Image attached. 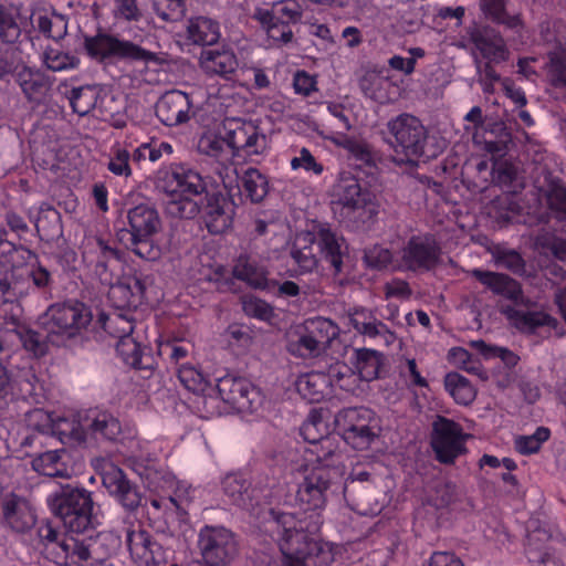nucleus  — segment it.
I'll return each mask as SVG.
<instances>
[{
	"mask_svg": "<svg viewBox=\"0 0 566 566\" xmlns=\"http://www.w3.org/2000/svg\"><path fill=\"white\" fill-rule=\"evenodd\" d=\"M441 248L430 233L411 235L400 250V268L413 273H426L439 264Z\"/></svg>",
	"mask_w": 566,
	"mask_h": 566,
	"instance_id": "dca6fc26",
	"label": "nucleus"
},
{
	"mask_svg": "<svg viewBox=\"0 0 566 566\" xmlns=\"http://www.w3.org/2000/svg\"><path fill=\"white\" fill-rule=\"evenodd\" d=\"M431 447L440 463L453 464L467 452L462 427L452 419L438 416L432 424Z\"/></svg>",
	"mask_w": 566,
	"mask_h": 566,
	"instance_id": "a211bd4d",
	"label": "nucleus"
},
{
	"mask_svg": "<svg viewBox=\"0 0 566 566\" xmlns=\"http://www.w3.org/2000/svg\"><path fill=\"white\" fill-rule=\"evenodd\" d=\"M339 145H342L359 165L368 167L375 166V156L367 143L344 136V140L339 143Z\"/></svg>",
	"mask_w": 566,
	"mask_h": 566,
	"instance_id": "338daca9",
	"label": "nucleus"
},
{
	"mask_svg": "<svg viewBox=\"0 0 566 566\" xmlns=\"http://www.w3.org/2000/svg\"><path fill=\"white\" fill-rule=\"evenodd\" d=\"M177 377L181 385L193 394L207 395L213 390L210 377L192 365H179L177 367Z\"/></svg>",
	"mask_w": 566,
	"mask_h": 566,
	"instance_id": "49530a36",
	"label": "nucleus"
},
{
	"mask_svg": "<svg viewBox=\"0 0 566 566\" xmlns=\"http://www.w3.org/2000/svg\"><path fill=\"white\" fill-rule=\"evenodd\" d=\"M491 182L509 195H517L525 188V179L518 168L509 160L493 163Z\"/></svg>",
	"mask_w": 566,
	"mask_h": 566,
	"instance_id": "473e14b6",
	"label": "nucleus"
},
{
	"mask_svg": "<svg viewBox=\"0 0 566 566\" xmlns=\"http://www.w3.org/2000/svg\"><path fill=\"white\" fill-rule=\"evenodd\" d=\"M349 373L350 368L347 365L337 361L329 366L327 373L312 370L300 375L295 381V389L310 403L319 402L332 394L333 386L344 388V378Z\"/></svg>",
	"mask_w": 566,
	"mask_h": 566,
	"instance_id": "f3484780",
	"label": "nucleus"
},
{
	"mask_svg": "<svg viewBox=\"0 0 566 566\" xmlns=\"http://www.w3.org/2000/svg\"><path fill=\"white\" fill-rule=\"evenodd\" d=\"M300 433L308 443L304 451V461L307 463H324L334 467L338 472V463L344 462V454L339 449V438L327 432V426L316 411L311 412L301 426Z\"/></svg>",
	"mask_w": 566,
	"mask_h": 566,
	"instance_id": "f8f14e48",
	"label": "nucleus"
},
{
	"mask_svg": "<svg viewBox=\"0 0 566 566\" xmlns=\"http://www.w3.org/2000/svg\"><path fill=\"white\" fill-rule=\"evenodd\" d=\"M202 63L207 72L223 76L233 73L238 66L232 52L219 50H207Z\"/></svg>",
	"mask_w": 566,
	"mask_h": 566,
	"instance_id": "603ef678",
	"label": "nucleus"
},
{
	"mask_svg": "<svg viewBox=\"0 0 566 566\" xmlns=\"http://www.w3.org/2000/svg\"><path fill=\"white\" fill-rule=\"evenodd\" d=\"M222 127L224 136L213 132L203 133L197 144L200 154L220 158L226 148L231 150L234 159V172L237 174V189L240 196L248 193V169L237 161L240 153H248V129L247 122L240 117H226Z\"/></svg>",
	"mask_w": 566,
	"mask_h": 566,
	"instance_id": "423d86ee",
	"label": "nucleus"
},
{
	"mask_svg": "<svg viewBox=\"0 0 566 566\" xmlns=\"http://www.w3.org/2000/svg\"><path fill=\"white\" fill-rule=\"evenodd\" d=\"M102 88L98 85H82L72 87L66 96L74 113L85 116L98 107Z\"/></svg>",
	"mask_w": 566,
	"mask_h": 566,
	"instance_id": "58836bf2",
	"label": "nucleus"
},
{
	"mask_svg": "<svg viewBox=\"0 0 566 566\" xmlns=\"http://www.w3.org/2000/svg\"><path fill=\"white\" fill-rule=\"evenodd\" d=\"M50 436L57 438L62 444L71 447L80 446L86 442L83 417L55 418Z\"/></svg>",
	"mask_w": 566,
	"mask_h": 566,
	"instance_id": "e433bc0d",
	"label": "nucleus"
},
{
	"mask_svg": "<svg viewBox=\"0 0 566 566\" xmlns=\"http://www.w3.org/2000/svg\"><path fill=\"white\" fill-rule=\"evenodd\" d=\"M188 0H153L155 14L165 22H177L185 17Z\"/></svg>",
	"mask_w": 566,
	"mask_h": 566,
	"instance_id": "680f3d73",
	"label": "nucleus"
},
{
	"mask_svg": "<svg viewBox=\"0 0 566 566\" xmlns=\"http://www.w3.org/2000/svg\"><path fill=\"white\" fill-rule=\"evenodd\" d=\"M363 261L367 269L384 271L394 263V253L390 249L375 244L365 249Z\"/></svg>",
	"mask_w": 566,
	"mask_h": 566,
	"instance_id": "0e129e2a",
	"label": "nucleus"
},
{
	"mask_svg": "<svg viewBox=\"0 0 566 566\" xmlns=\"http://www.w3.org/2000/svg\"><path fill=\"white\" fill-rule=\"evenodd\" d=\"M128 237L126 248L137 258L145 261H157L161 256V248L154 241V235L130 234Z\"/></svg>",
	"mask_w": 566,
	"mask_h": 566,
	"instance_id": "6e6d98bb",
	"label": "nucleus"
},
{
	"mask_svg": "<svg viewBox=\"0 0 566 566\" xmlns=\"http://www.w3.org/2000/svg\"><path fill=\"white\" fill-rule=\"evenodd\" d=\"M67 458L69 453L64 449L46 451L32 460V468L49 478H70L71 469Z\"/></svg>",
	"mask_w": 566,
	"mask_h": 566,
	"instance_id": "72a5a7b5",
	"label": "nucleus"
},
{
	"mask_svg": "<svg viewBox=\"0 0 566 566\" xmlns=\"http://www.w3.org/2000/svg\"><path fill=\"white\" fill-rule=\"evenodd\" d=\"M479 2L484 17L491 22L504 25L506 29L518 34L524 30L521 14H510L506 10L505 0H479Z\"/></svg>",
	"mask_w": 566,
	"mask_h": 566,
	"instance_id": "c9c22d12",
	"label": "nucleus"
},
{
	"mask_svg": "<svg viewBox=\"0 0 566 566\" xmlns=\"http://www.w3.org/2000/svg\"><path fill=\"white\" fill-rule=\"evenodd\" d=\"M102 482L109 495L127 512L139 506L142 496L138 488L127 479L122 469L109 468L103 473Z\"/></svg>",
	"mask_w": 566,
	"mask_h": 566,
	"instance_id": "4be33fe9",
	"label": "nucleus"
},
{
	"mask_svg": "<svg viewBox=\"0 0 566 566\" xmlns=\"http://www.w3.org/2000/svg\"><path fill=\"white\" fill-rule=\"evenodd\" d=\"M216 389L224 402L234 406L248 396V381L242 377L227 375L217 379Z\"/></svg>",
	"mask_w": 566,
	"mask_h": 566,
	"instance_id": "3c124183",
	"label": "nucleus"
},
{
	"mask_svg": "<svg viewBox=\"0 0 566 566\" xmlns=\"http://www.w3.org/2000/svg\"><path fill=\"white\" fill-rule=\"evenodd\" d=\"M242 285H248V256L241 254L239 263L233 268L230 276L219 282L222 292L239 293Z\"/></svg>",
	"mask_w": 566,
	"mask_h": 566,
	"instance_id": "69168bd1",
	"label": "nucleus"
},
{
	"mask_svg": "<svg viewBox=\"0 0 566 566\" xmlns=\"http://www.w3.org/2000/svg\"><path fill=\"white\" fill-rule=\"evenodd\" d=\"M337 437L356 450H366L379 437L376 413L366 407L344 408L335 416Z\"/></svg>",
	"mask_w": 566,
	"mask_h": 566,
	"instance_id": "ddd939ff",
	"label": "nucleus"
},
{
	"mask_svg": "<svg viewBox=\"0 0 566 566\" xmlns=\"http://www.w3.org/2000/svg\"><path fill=\"white\" fill-rule=\"evenodd\" d=\"M129 147L132 150V164L138 168H142L143 164L147 160L151 164H156L164 156L169 157L175 151L170 143L156 137H150L135 147L129 144Z\"/></svg>",
	"mask_w": 566,
	"mask_h": 566,
	"instance_id": "f704fd0d",
	"label": "nucleus"
},
{
	"mask_svg": "<svg viewBox=\"0 0 566 566\" xmlns=\"http://www.w3.org/2000/svg\"><path fill=\"white\" fill-rule=\"evenodd\" d=\"M14 332L23 348L33 357L39 358L48 353L51 342L46 335L43 336L25 325H17Z\"/></svg>",
	"mask_w": 566,
	"mask_h": 566,
	"instance_id": "5fc2aeb1",
	"label": "nucleus"
},
{
	"mask_svg": "<svg viewBox=\"0 0 566 566\" xmlns=\"http://www.w3.org/2000/svg\"><path fill=\"white\" fill-rule=\"evenodd\" d=\"M23 266H25V275L22 274V280L27 289L25 293L17 296L14 302L33 293L41 294L45 298L51 297L54 287L53 273L42 264L39 255L35 253V256L30 258Z\"/></svg>",
	"mask_w": 566,
	"mask_h": 566,
	"instance_id": "c85d7f7f",
	"label": "nucleus"
},
{
	"mask_svg": "<svg viewBox=\"0 0 566 566\" xmlns=\"http://www.w3.org/2000/svg\"><path fill=\"white\" fill-rule=\"evenodd\" d=\"M302 327L314 340H317V345L323 352L339 335L338 325L322 316L305 319Z\"/></svg>",
	"mask_w": 566,
	"mask_h": 566,
	"instance_id": "a19ab883",
	"label": "nucleus"
},
{
	"mask_svg": "<svg viewBox=\"0 0 566 566\" xmlns=\"http://www.w3.org/2000/svg\"><path fill=\"white\" fill-rule=\"evenodd\" d=\"M116 353L123 364L134 369L151 373L155 358L151 348L147 344L144 332L126 335L116 343Z\"/></svg>",
	"mask_w": 566,
	"mask_h": 566,
	"instance_id": "412c9836",
	"label": "nucleus"
},
{
	"mask_svg": "<svg viewBox=\"0 0 566 566\" xmlns=\"http://www.w3.org/2000/svg\"><path fill=\"white\" fill-rule=\"evenodd\" d=\"M129 230L120 234V241L125 235H155L161 226L157 210L149 205H137L127 212Z\"/></svg>",
	"mask_w": 566,
	"mask_h": 566,
	"instance_id": "c756f323",
	"label": "nucleus"
},
{
	"mask_svg": "<svg viewBox=\"0 0 566 566\" xmlns=\"http://www.w3.org/2000/svg\"><path fill=\"white\" fill-rule=\"evenodd\" d=\"M315 241L324 261L331 264L336 274L340 273L345 255L344 238L338 237L327 224H322L316 230Z\"/></svg>",
	"mask_w": 566,
	"mask_h": 566,
	"instance_id": "7c9ffc66",
	"label": "nucleus"
},
{
	"mask_svg": "<svg viewBox=\"0 0 566 566\" xmlns=\"http://www.w3.org/2000/svg\"><path fill=\"white\" fill-rule=\"evenodd\" d=\"M334 467L305 462V475L300 483L296 500L302 513L270 510L271 530L277 533L282 553L281 566H328L333 555L327 544L318 539L323 524L321 511L326 504V491L345 472L344 462Z\"/></svg>",
	"mask_w": 566,
	"mask_h": 566,
	"instance_id": "f257e3e1",
	"label": "nucleus"
},
{
	"mask_svg": "<svg viewBox=\"0 0 566 566\" xmlns=\"http://www.w3.org/2000/svg\"><path fill=\"white\" fill-rule=\"evenodd\" d=\"M132 150L129 145L114 144L109 149L107 170L116 177L129 178L133 176Z\"/></svg>",
	"mask_w": 566,
	"mask_h": 566,
	"instance_id": "864d4df0",
	"label": "nucleus"
},
{
	"mask_svg": "<svg viewBox=\"0 0 566 566\" xmlns=\"http://www.w3.org/2000/svg\"><path fill=\"white\" fill-rule=\"evenodd\" d=\"M126 545L137 566H167L168 564L169 551L154 541L153 535L140 526L137 530L127 531Z\"/></svg>",
	"mask_w": 566,
	"mask_h": 566,
	"instance_id": "6ab92c4d",
	"label": "nucleus"
},
{
	"mask_svg": "<svg viewBox=\"0 0 566 566\" xmlns=\"http://www.w3.org/2000/svg\"><path fill=\"white\" fill-rule=\"evenodd\" d=\"M197 547L202 560L212 566H228L239 555L238 537L224 526H202L198 533Z\"/></svg>",
	"mask_w": 566,
	"mask_h": 566,
	"instance_id": "2eb2a0df",
	"label": "nucleus"
},
{
	"mask_svg": "<svg viewBox=\"0 0 566 566\" xmlns=\"http://www.w3.org/2000/svg\"><path fill=\"white\" fill-rule=\"evenodd\" d=\"M544 181L543 196L548 209L557 220L566 221V186L564 181L552 174L545 176Z\"/></svg>",
	"mask_w": 566,
	"mask_h": 566,
	"instance_id": "ea45409f",
	"label": "nucleus"
},
{
	"mask_svg": "<svg viewBox=\"0 0 566 566\" xmlns=\"http://www.w3.org/2000/svg\"><path fill=\"white\" fill-rule=\"evenodd\" d=\"M302 14L295 0H281L273 2L270 9H258L254 18L261 22L272 45L281 48L293 41L292 27L301 21Z\"/></svg>",
	"mask_w": 566,
	"mask_h": 566,
	"instance_id": "4468645a",
	"label": "nucleus"
},
{
	"mask_svg": "<svg viewBox=\"0 0 566 566\" xmlns=\"http://www.w3.org/2000/svg\"><path fill=\"white\" fill-rule=\"evenodd\" d=\"M206 192L203 222L211 234H220L228 230L233 221L234 203L221 192Z\"/></svg>",
	"mask_w": 566,
	"mask_h": 566,
	"instance_id": "5701e85b",
	"label": "nucleus"
},
{
	"mask_svg": "<svg viewBox=\"0 0 566 566\" xmlns=\"http://www.w3.org/2000/svg\"><path fill=\"white\" fill-rule=\"evenodd\" d=\"M493 258L497 266L503 268L516 275H523L526 272V263L522 254L504 247H496L493 251Z\"/></svg>",
	"mask_w": 566,
	"mask_h": 566,
	"instance_id": "052dcab7",
	"label": "nucleus"
},
{
	"mask_svg": "<svg viewBox=\"0 0 566 566\" xmlns=\"http://www.w3.org/2000/svg\"><path fill=\"white\" fill-rule=\"evenodd\" d=\"M364 95L379 104H388L395 99L397 85L386 75L367 72L359 82Z\"/></svg>",
	"mask_w": 566,
	"mask_h": 566,
	"instance_id": "2f4dec72",
	"label": "nucleus"
},
{
	"mask_svg": "<svg viewBox=\"0 0 566 566\" xmlns=\"http://www.w3.org/2000/svg\"><path fill=\"white\" fill-rule=\"evenodd\" d=\"M247 472L237 470L229 472L222 479L221 485L224 495L233 505L243 507L247 503L245 494L248 492Z\"/></svg>",
	"mask_w": 566,
	"mask_h": 566,
	"instance_id": "09e8293b",
	"label": "nucleus"
},
{
	"mask_svg": "<svg viewBox=\"0 0 566 566\" xmlns=\"http://www.w3.org/2000/svg\"><path fill=\"white\" fill-rule=\"evenodd\" d=\"M93 318L91 308L80 301L51 304L39 317V324L53 346H67L87 328Z\"/></svg>",
	"mask_w": 566,
	"mask_h": 566,
	"instance_id": "39448f33",
	"label": "nucleus"
},
{
	"mask_svg": "<svg viewBox=\"0 0 566 566\" xmlns=\"http://www.w3.org/2000/svg\"><path fill=\"white\" fill-rule=\"evenodd\" d=\"M471 41L481 55L494 63L505 62L509 59V51L501 36H489L482 32H474Z\"/></svg>",
	"mask_w": 566,
	"mask_h": 566,
	"instance_id": "37998d69",
	"label": "nucleus"
},
{
	"mask_svg": "<svg viewBox=\"0 0 566 566\" xmlns=\"http://www.w3.org/2000/svg\"><path fill=\"white\" fill-rule=\"evenodd\" d=\"M85 440L116 441L122 434V424L117 417L107 410L90 409L83 416Z\"/></svg>",
	"mask_w": 566,
	"mask_h": 566,
	"instance_id": "393cba45",
	"label": "nucleus"
},
{
	"mask_svg": "<svg viewBox=\"0 0 566 566\" xmlns=\"http://www.w3.org/2000/svg\"><path fill=\"white\" fill-rule=\"evenodd\" d=\"M187 38L197 45H213L220 38L219 23L207 17H193L187 24Z\"/></svg>",
	"mask_w": 566,
	"mask_h": 566,
	"instance_id": "4c0bfd02",
	"label": "nucleus"
},
{
	"mask_svg": "<svg viewBox=\"0 0 566 566\" xmlns=\"http://www.w3.org/2000/svg\"><path fill=\"white\" fill-rule=\"evenodd\" d=\"M43 64L52 72L74 70L80 64V59L57 48H46L43 52Z\"/></svg>",
	"mask_w": 566,
	"mask_h": 566,
	"instance_id": "4d7b16f0",
	"label": "nucleus"
},
{
	"mask_svg": "<svg viewBox=\"0 0 566 566\" xmlns=\"http://www.w3.org/2000/svg\"><path fill=\"white\" fill-rule=\"evenodd\" d=\"M228 348L233 355H244L248 346V328L244 324L232 323L223 334Z\"/></svg>",
	"mask_w": 566,
	"mask_h": 566,
	"instance_id": "774afa93",
	"label": "nucleus"
},
{
	"mask_svg": "<svg viewBox=\"0 0 566 566\" xmlns=\"http://www.w3.org/2000/svg\"><path fill=\"white\" fill-rule=\"evenodd\" d=\"M88 251L84 253H93L95 256V272L102 282L115 284L112 279V265L119 263L122 260V252L116 248L114 241L95 237L88 240Z\"/></svg>",
	"mask_w": 566,
	"mask_h": 566,
	"instance_id": "cd10ccee",
	"label": "nucleus"
},
{
	"mask_svg": "<svg viewBox=\"0 0 566 566\" xmlns=\"http://www.w3.org/2000/svg\"><path fill=\"white\" fill-rule=\"evenodd\" d=\"M386 143L394 150L398 165L415 164L423 155L427 130L422 123L410 114H400L387 124Z\"/></svg>",
	"mask_w": 566,
	"mask_h": 566,
	"instance_id": "1a4fd4ad",
	"label": "nucleus"
},
{
	"mask_svg": "<svg viewBox=\"0 0 566 566\" xmlns=\"http://www.w3.org/2000/svg\"><path fill=\"white\" fill-rule=\"evenodd\" d=\"M18 13L0 2V41L15 42L21 36Z\"/></svg>",
	"mask_w": 566,
	"mask_h": 566,
	"instance_id": "e2e57ef3",
	"label": "nucleus"
},
{
	"mask_svg": "<svg viewBox=\"0 0 566 566\" xmlns=\"http://www.w3.org/2000/svg\"><path fill=\"white\" fill-rule=\"evenodd\" d=\"M52 514L70 533H85L92 527L93 499L84 488L61 486L46 497Z\"/></svg>",
	"mask_w": 566,
	"mask_h": 566,
	"instance_id": "6e6552de",
	"label": "nucleus"
},
{
	"mask_svg": "<svg viewBox=\"0 0 566 566\" xmlns=\"http://www.w3.org/2000/svg\"><path fill=\"white\" fill-rule=\"evenodd\" d=\"M2 514L6 525L17 533H24L36 523L35 511L30 502L15 494L4 499Z\"/></svg>",
	"mask_w": 566,
	"mask_h": 566,
	"instance_id": "bb28decb",
	"label": "nucleus"
},
{
	"mask_svg": "<svg viewBox=\"0 0 566 566\" xmlns=\"http://www.w3.org/2000/svg\"><path fill=\"white\" fill-rule=\"evenodd\" d=\"M157 187L169 197L166 211L171 217L192 219L199 212V206L192 198L206 191V184L201 175L189 165H163L158 170Z\"/></svg>",
	"mask_w": 566,
	"mask_h": 566,
	"instance_id": "20e7f679",
	"label": "nucleus"
},
{
	"mask_svg": "<svg viewBox=\"0 0 566 566\" xmlns=\"http://www.w3.org/2000/svg\"><path fill=\"white\" fill-rule=\"evenodd\" d=\"M443 384L446 391L458 405L469 406L476 397V390L471 381L457 371L448 373Z\"/></svg>",
	"mask_w": 566,
	"mask_h": 566,
	"instance_id": "a18cd8bd",
	"label": "nucleus"
},
{
	"mask_svg": "<svg viewBox=\"0 0 566 566\" xmlns=\"http://www.w3.org/2000/svg\"><path fill=\"white\" fill-rule=\"evenodd\" d=\"M23 64V52L18 41H0V80L9 75L15 76Z\"/></svg>",
	"mask_w": 566,
	"mask_h": 566,
	"instance_id": "8fccbe9b",
	"label": "nucleus"
},
{
	"mask_svg": "<svg viewBox=\"0 0 566 566\" xmlns=\"http://www.w3.org/2000/svg\"><path fill=\"white\" fill-rule=\"evenodd\" d=\"M250 289H258L279 297H295L300 295V286L294 281L277 282L264 275H256L253 266L250 264Z\"/></svg>",
	"mask_w": 566,
	"mask_h": 566,
	"instance_id": "79ce46f5",
	"label": "nucleus"
},
{
	"mask_svg": "<svg viewBox=\"0 0 566 566\" xmlns=\"http://www.w3.org/2000/svg\"><path fill=\"white\" fill-rule=\"evenodd\" d=\"M149 277L142 274L123 275L116 284H111L108 300L114 306L111 314H102L99 322L103 329L118 340L126 335L145 332L144 322H137L134 312L145 302Z\"/></svg>",
	"mask_w": 566,
	"mask_h": 566,
	"instance_id": "7ed1b4c3",
	"label": "nucleus"
},
{
	"mask_svg": "<svg viewBox=\"0 0 566 566\" xmlns=\"http://www.w3.org/2000/svg\"><path fill=\"white\" fill-rule=\"evenodd\" d=\"M551 438V430L546 427H537L533 434L517 436L514 439V448L522 455H532L539 452L544 442Z\"/></svg>",
	"mask_w": 566,
	"mask_h": 566,
	"instance_id": "bf43d9fd",
	"label": "nucleus"
},
{
	"mask_svg": "<svg viewBox=\"0 0 566 566\" xmlns=\"http://www.w3.org/2000/svg\"><path fill=\"white\" fill-rule=\"evenodd\" d=\"M83 49L90 59L106 64L142 62L149 65L159 64L161 60L157 53L102 30L94 35H84Z\"/></svg>",
	"mask_w": 566,
	"mask_h": 566,
	"instance_id": "0eeeda50",
	"label": "nucleus"
},
{
	"mask_svg": "<svg viewBox=\"0 0 566 566\" xmlns=\"http://www.w3.org/2000/svg\"><path fill=\"white\" fill-rule=\"evenodd\" d=\"M520 205L512 196H502L495 198L490 206V216L501 224L505 226L513 221L520 212Z\"/></svg>",
	"mask_w": 566,
	"mask_h": 566,
	"instance_id": "13d9d810",
	"label": "nucleus"
},
{
	"mask_svg": "<svg viewBox=\"0 0 566 566\" xmlns=\"http://www.w3.org/2000/svg\"><path fill=\"white\" fill-rule=\"evenodd\" d=\"M69 535V531L62 532L59 525H55L53 521L43 520L36 526L38 542L35 547L52 556H55L56 552L64 542V536Z\"/></svg>",
	"mask_w": 566,
	"mask_h": 566,
	"instance_id": "c03bdc74",
	"label": "nucleus"
},
{
	"mask_svg": "<svg viewBox=\"0 0 566 566\" xmlns=\"http://www.w3.org/2000/svg\"><path fill=\"white\" fill-rule=\"evenodd\" d=\"M8 230L0 227V298L3 303H13L15 297L25 293V282L21 269L35 252L8 239Z\"/></svg>",
	"mask_w": 566,
	"mask_h": 566,
	"instance_id": "9b49d317",
	"label": "nucleus"
},
{
	"mask_svg": "<svg viewBox=\"0 0 566 566\" xmlns=\"http://www.w3.org/2000/svg\"><path fill=\"white\" fill-rule=\"evenodd\" d=\"M98 538L92 535L86 536L84 533H70L64 536V542L55 556L50 557L55 564L71 563L82 566L83 563L93 559L95 545Z\"/></svg>",
	"mask_w": 566,
	"mask_h": 566,
	"instance_id": "b1692460",
	"label": "nucleus"
},
{
	"mask_svg": "<svg viewBox=\"0 0 566 566\" xmlns=\"http://www.w3.org/2000/svg\"><path fill=\"white\" fill-rule=\"evenodd\" d=\"M15 82L27 101L34 105L42 104L52 87L49 75L40 69L28 66L25 63L17 73Z\"/></svg>",
	"mask_w": 566,
	"mask_h": 566,
	"instance_id": "a878e982",
	"label": "nucleus"
},
{
	"mask_svg": "<svg viewBox=\"0 0 566 566\" xmlns=\"http://www.w3.org/2000/svg\"><path fill=\"white\" fill-rule=\"evenodd\" d=\"M354 366L360 379L371 381L379 376L382 366L381 354L375 349L359 348L355 350Z\"/></svg>",
	"mask_w": 566,
	"mask_h": 566,
	"instance_id": "de8ad7c7",
	"label": "nucleus"
},
{
	"mask_svg": "<svg viewBox=\"0 0 566 566\" xmlns=\"http://www.w3.org/2000/svg\"><path fill=\"white\" fill-rule=\"evenodd\" d=\"M473 276L494 294L513 302L502 307L509 323L523 334H534L541 327L555 328L557 319L539 308L536 302L526 296L521 283L507 274L475 269Z\"/></svg>",
	"mask_w": 566,
	"mask_h": 566,
	"instance_id": "f03ea898",
	"label": "nucleus"
},
{
	"mask_svg": "<svg viewBox=\"0 0 566 566\" xmlns=\"http://www.w3.org/2000/svg\"><path fill=\"white\" fill-rule=\"evenodd\" d=\"M336 197L342 217L356 226L371 221L378 213L376 196L350 171L339 174Z\"/></svg>",
	"mask_w": 566,
	"mask_h": 566,
	"instance_id": "9d476101",
	"label": "nucleus"
},
{
	"mask_svg": "<svg viewBox=\"0 0 566 566\" xmlns=\"http://www.w3.org/2000/svg\"><path fill=\"white\" fill-rule=\"evenodd\" d=\"M155 113L159 122L168 127L188 123L195 115L191 96L180 90L167 91L157 101Z\"/></svg>",
	"mask_w": 566,
	"mask_h": 566,
	"instance_id": "aec40b11",
	"label": "nucleus"
}]
</instances>
